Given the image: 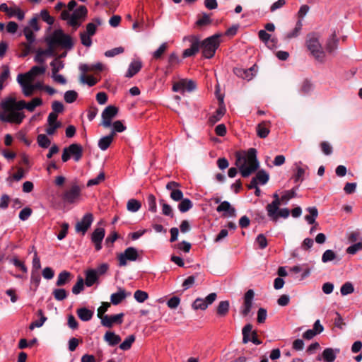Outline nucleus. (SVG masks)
<instances>
[{
  "label": "nucleus",
  "mask_w": 362,
  "mask_h": 362,
  "mask_svg": "<svg viewBox=\"0 0 362 362\" xmlns=\"http://www.w3.org/2000/svg\"><path fill=\"white\" fill-rule=\"evenodd\" d=\"M305 45L311 55L319 62L323 63L325 60V52L323 51L319 38L315 33L307 35Z\"/></svg>",
  "instance_id": "obj_3"
},
{
  "label": "nucleus",
  "mask_w": 362,
  "mask_h": 362,
  "mask_svg": "<svg viewBox=\"0 0 362 362\" xmlns=\"http://www.w3.org/2000/svg\"><path fill=\"white\" fill-rule=\"evenodd\" d=\"M98 275L95 269H88L86 272L85 284L87 286H92L98 281Z\"/></svg>",
  "instance_id": "obj_30"
},
{
  "label": "nucleus",
  "mask_w": 362,
  "mask_h": 362,
  "mask_svg": "<svg viewBox=\"0 0 362 362\" xmlns=\"http://www.w3.org/2000/svg\"><path fill=\"white\" fill-rule=\"evenodd\" d=\"M243 342L247 344L252 341L256 345L262 344V341L258 339L257 332L252 330V325L248 323L244 326L242 329Z\"/></svg>",
  "instance_id": "obj_7"
},
{
  "label": "nucleus",
  "mask_w": 362,
  "mask_h": 362,
  "mask_svg": "<svg viewBox=\"0 0 362 362\" xmlns=\"http://www.w3.org/2000/svg\"><path fill=\"white\" fill-rule=\"evenodd\" d=\"M322 358L325 362H333L336 358V355L331 348H326L322 352Z\"/></svg>",
  "instance_id": "obj_43"
},
{
  "label": "nucleus",
  "mask_w": 362,
  "mask_h": 362,
  "mask_svg": "<svg viewBox=\"0 0 362 362\" xmlns=\"http://www.w3.org/2000/svg\"><path fill=\"white\" fill-rule=\"evenodd\" d=\"M20 47L21 49V57H22L28 56L30 52H33L32 44L22 42L20 45Z\"/></svg>",
  "instance_id": "obj_54"
},
{
  "label": "nucleus",
  "mask_w": 362,
  "mask_h": 362,
  "mask_svg": "<svg viewBox=\"0 0 362 362\" xmlns=\"http://www.w3.org/2000/svg\"><path fill=\"white\" fill-rule=\"evenodd\" d=\"M118 112V108L115 106H107L102 113L103 124L104 127H109L112 124V119Z\"/></svg>",
  "instance_id": "obj_13"
},
{
  "label": "nucleus",
  "mask_w": 362,
  "mask_h": 362,
  "mask_svg": "<svg viewBox=\"0 0 362 362\" xmlns=\"http://www.w3.org/2000/svg\"><path fill=\"white\" fill-rule=\"evenodd\" d=\"M73 157L76 161H78L83 156L82 146L78 144H72L69 147L64 148L62 155L63 162H67L71 157Z\"/></svg>",
  "instance_id": "obj_6"
},
{
  "label": "nucleus",
  "mask_w": 362,
  "mask_h": 362,
  "mask_svg": "<svg viewBox=\"0 0 362 362\" xmlns=\"http://www.w3.org/2000/svg\"><path fill=\"white\" fill-rule=\"evenodd\" d=\"M257 179V182L261 185H265L269 180V175L264 170H259L256 176L254 177Z\"/></svg>",
  "instance_id": "obj_46"
},
{
  "label": "nucleus",
  "mask_w": 362,
  "mask_h": 362,
  "mask_svg": "<svg viewBox=\"0 0 362 362\" xmlns=\"http://www.w3.org/2000/svg\"><path fill=\"white\" fill-rule=\"evenodd\" d=\"M81 192V189L78 185H73L62 194V199L66 203L73 204L79 198Z\"/></svg>",
  "instance_id": "obj_10"
},
{
  "label": "nucleus",
  "mask_w": 362,
  "mask_h": 362,
  "mask_svg": "<svg viewBox=\"0 0 362 362\" xmlns=\"http://www.w3.org/2000/svg\"><path fill=\"white\" fill-rule=\"evenodd\" d=\"M84 289V281L82 277H78L77 282L72 288L74 294H78Z\"/></svg>",
  "instance_id": "obj_53"
},
{
  "label": "nucleus",
  "mask_w": 362,
  "mask_h": 362,
  "mask_svg": "<svg viewBox=\"0 0 362 362\" xmlns=\"http://www.w3.org/2000/svg\"><path fill=\"white\" fill-rule=\"evenodd\" d=\"M339 39L337 38V33L334 31L332 35L327 39L325 44V49L328 53H332L338 47Z\"/></svg>",
  "instance_id": "obj_24"
},
{
  "label": "nucleus",
  "mask_w": 362,
  "mask_h": 362,
  "mask_svg": "<svg viewBox=\"0 0 362 362\" xmlns=\"http://www.w3.org/2000/svg\"><path fill=\"white\" fill-rule=\"evenodd\" d=\"M225 107L222 104H220L219 107L216 109L214 113L209 117V123L211 125H214L222 118V117L225 115Z\"/></svg>",
  "instance_id": "obj_27"
},
{
  "label": "nucleus",
  "mask_w": 362,
  "mask_h": 362,
  "mask_svg": "<svg viewBox=\"0 0 362 362\" xmlns=\"http://www.w3.org/2000/svg\"><path fill=\"white\" fill-rule=\"evenodd\" d=\"M181 63L178 55L175 52H172L168 59V65L165 67V73L171 72L174 69L177 67Z\"/></svg>",
  "instance_id": "obj_22"
},
{
  "label": "nucleus",
  "mask_w": 362,
  "mask_h": 362,
  "mask_svg": "<svg viewBox=\"0 0 362 362\" xmlns=\"http://www.w3.org/2000/svg\"><path fill=\"white\" fill-rule=\"evenodd\" d=\"M308 212L310 213L309 215H306L305 218L308 221L309 224H315V218H317L318 215V211L317 208L315 207H309L308 209Z\"/></svg>",
  "instance_id": "obj_38"
},
{
  "label": "nucleus",
  "mask_w": 362,
  "mask_h": 362,
  "mask_svg": "<svg viewBox=\"0 0 362 362\" xmlns=\"http://www.w3.org/2000/svg\"><path fill=\"white\" fill-rule=\"evenodd\" d=\"M148 210L155 213L157 211L156 197L151 194L147 197Z\"/></svg>",
  "instance_id": "obj_57"
},
{
  "label": "nucleus",
  "mask_w": 362,
  "mask_h": 362,
  "mask_svg": "<svg viewBox=\"0 0 362 362\" xmlns=\"http://www.w3.org/2000/svg\"><path fill=\"white\" fill-rule=\"evenodd\" d=\"M115 135V132H111L109 135L102 137L98 141L99 148L103 151L107 150L111 145Z\"/></svg>",
  "instance_id": "obj_26"
},
{
  "label": "nucleus",
  "mask_w": 362,
  "mask_h": 362,
  "mask_svg": "<svg viewBox=\"0 0 362 362\" xmlns=\"http://www.w3.org/2000/svg\"><path fill=\"white\" fill-rule=\"evenodd\" d=\"M168 48V44L167 42H163L159 47L153 53V59L155 60H158L162 59L164 53L167 51Z\"/></svg>",
  "instance_id": "obj_40"
},
{
  "label": "nucleus",
  "mask_w": 362,
  "mask_h": 362,
  "mask_svg": "<svg viewBox=\"0 0 362 362\" xmlns=\"http://www.w3.org/2000/svg\"><path fill=\"white\" fill-rule=\"evenodd\" d=\"M273 198L274 200L266 206L268 216L274 215L275 211L277 210L282 204L281 197H279L276 192L273 194Z\"/></svg>",
  "instance_id": "obj_20"
},
{
  "label": "nucleus",
  "mask_w": 362,
  "mask_h": 362,
  "mask_svg": "<svg viewBox=\"0 0 362 362\" xmlns=\"http://www.w3.org/2000/svg\"><path fill=\"white\" fill-rule=\"evenodd\" d=\"M104 339L111 346H114L121 341V337L112 332H107L104 336Z\"/></svg>",
  "instance_id": "obj_33"
},
{
  "label": "nucleus",
  "mask_w": 362,
  "mask_h": 362,
  "mask_svg": "<svg viewBox=\"0 0 362 362\" xmlns=\"http://www.w3.org/2000/svg\"><path fill=\"white\" fill-rule=\"evenodd\" d=\"M49 47L61 46L66 49H71L73 47V42L71 36L65 34L61 29L55 30L48 40Z\"/></svg>",
  "instance_id": "obj_5"
},
{
  "label": "nucleus",
  "mask_w": 362,
  "mask_h": 362,
  "mask_svg": "<svg viewBox=\"0 0 362 362\" xmlns=\"http://www.w3.org/2000/svg\"><path fill=\"white\" fill-rule=\"evenodd\" d=\"M313 85L310 81L308 79H305L302 83L300 91L302 94H308L312 90Z\"/></svg>",
  "instance_id": "obj_63"
},
{
  "label": "nucleus",
  "mask_w": 362,
  "mask_h": 362,
  "mask_svg": "<svg viewBox=\"0 0 362 362\" xmlns=\"http://www.w3.org/2000/svg\"><path fill=\"white\" fill-rule=\"evenodd\" d=\"M81 81L83 83L88 84L90 87H92L98 82V80L93 76L83 74L81 76Z\"/></svg>",
  "instance_id": "obj_47"
},
{
  "label": "nucleus",
  "mask_w": 362,
  "mask_h": 362,
  "mask_svg": "<svg viewBox=\"0 0 362 362\" xmlns=\"http://www.w3.org/2000/svg\"><path fill=\"white\" fill-rule=\"evenodd\" d=\"M178 204V209L182 213H185L191 209L193 206L192 201L189 199H182Z\"/></svg>",
  "instance_id": "obj_41"
},
{
  "label": "nucleus",
  "mask_w": 362,
  "mask_h": 362,
  "mask_svg": "<svg viewBox=\"0 0 362 362\" xmlns=\"http://www.w3.org/2000/svg\"><path fill=\"white\" fill-rule=\"evenodd\" d=\"M78 93L75 90H68L64 93V100L67 103H72L76 100Z\"/></svg>",
  "instance_id": "obj_59"
},
{
  "label": "nucleus",
  "mask_w": 362,
  "mask_h": 362,
  "mask_svg": "<svg viewBox=\"0 0 362 362\" xmlns=\"http://www.w3.org/2000/svg\"><path fill=\"white\" fill-rule=\"evenodd\" d=\"M42 100L40 98H35L30 102L25 100L17 101L15 97L6 98L1 103L2 112H0V120L3 122H8L20 124L25 117L23 109H27L32 112L36 107L40 106Z\"/></svg>",
  "instance_id": "obj_1"
},
{
  "label": "nucleus",
  "mask_w": 362,
  "mask_h": 362,
  "mask_svg": "<svg viewBox=\"0 0 362 362\" xmlns=\"http://www.w3.org/2000/svg\"><path fill=\"white\" fill-rule=\"evenodd\" d=\"M76 313L78 317L83 321L90 320L93 315V312L86 308H81L78 309Z\"/></svg>",
  "instance_id": "obj_36"
},
{
  "label": "nucleus",
  "mask_w": 362,
  "mask_h": 362,
  "mask_svg": "<svg viewBox=\"0 0 362 362\" xmlns=\"http://www.w3.org/2000/svg\"><path fill=\"white\" fill-rule=\"evenodd\" d=\"M290 214V211L287 208H284V209H278L277 210L275 211L274 212V215L272 216H269L270 218V219L274 222H276L279 219V218H286L288 217Z\"/></svg>",
  "instance_id": "obj_35"
},
{
  "label": "nucleus",
  "mask_w": 362,
  "mask_h": 362,
  "mask_svg": "<svg viewBox=\"0 0 362 362\" xmlns=\"http://www.w3.org/2000/svg\"><path fill=\"white\" fill-rule=\"evenodd\" d=\"M45 70L46 69L45 66H34L28 72L25 73V75H21V78L28 77V75H30L33 80L35 76L43 74L45 72Z\"/></svg>",
  "instance_id": "obj_34"
},
{
  "label": "nucleus",
  "mask_w": 362,
  "mask_h": 362,
  "mask_svg": "<svg viewBox=\"0 0 362 362\" xmlns=\"http://www.w3.org/2000/svg\"><path fill=\"white\" fill-rule=\"evenodd\" d=\"M160 205L162 206L163 214L173 218L174 214L172 207L166 204L164 200H160Z\"/></svg>",
  "instance_id": "obj_55"
},
{
  "label": "nucleus",
  "mask_w": 362,
  "mask_h": 362,
  "mask_svg": "<svg viewBox=\"0 0 362 362\" xmlns=\"http://www.w3.org/2000/svg\"><path fill=\"white\" fill-rule=\"evenodd\" d=\"M233 72L237 76L245 79L247 81H250L253 78L256 72L255 65L247 69H244L242 68H235L233 69Z\"/></svg>",
  "instance_id": "obj_18"
},
{
  "label": "nucleus",
  "mask_w": 362,
  "mask_h": 362,
  "mask_svg": "<svg viewBox=\"0 0 362 362\" xmlns=\"http://www.w3.org/2000/svg\"><path fill=\"white\" fill-rule=\"evenodd\" d=\"M139 257L138 251L133 247H127L124 252L117 255L120 267L126 266L127 261H136Z\"/></svg>",
  "instance_id": "obj_8"
},
{
  "label": "nucleus",
  "mask_w": 362,
  "mask_h": 362,
  "mask_svg": "<svg viewBox=\"0 0 362 362\" xmlns=\"http://www.w3.org/2000/svg\"><path fill=\"white\" fill-rule=\"evenodd\" d=\"M38 145L44 148H47L51 144L50 139L45 134H39L37 138Z\"/></svg>",
  "instance_id": "obj_48"
},
{
  "label": "nucleus",
  "mask_w": 362,
  "mask_h": 362,
  "mask_svg": "<svg viewBox=\"0 0 362 362\" xmlns=\"http://www.w3.org/2000/svg\"><path fill=\"white\" fill-rule=\"evenodd\" d=\"M52 74H57L59 70L64 68V64L62 61L54 59L50 63Z\"/></svg>",
  "instance_id": "obj_61"
},
{
  "label": "nucleus",
  "mask_w": 362,
  "mask_h": 362,
  "mask_svg": "<svg viewBox=\"0 0 362 362\" xmlns=\"http://www.w3.org/2000/svg\"><path fill=\"white\" fill-rule=\"evenodd\" d=\"M200 49V42L197 38L193 39L189 48L186 49L182 52V57L187 58L195 55Z\"/></svg>",
  "instance_id": "obj_23"
},
{
  "label": "nucleus",
  "mask_w": 362,
  "mask_h": 362,
  "mask_svg": "<svg viewBox=\"0 0 362 362\" xmlns=\"http://www.w3.org/2000/svg\"><path fill=\"white\" fill-rule=\"evenodd\" d=\"M219 37V35H214L200 42V48L202 49V55L204 58L211 59L214 56L220 45Z\"/></svg>",
  "instance_id": "obj_4"
},
{
  "label": "nucleus",
  "mask_w": 362,
  "mask_h": 362,
  "mask_svg": "<svg viewBox=\"0 0 362 362\" xmlns=\"http://www.w3.org/2000/svg\"><path fill=\"white\" fill-rule=\"evenodd\" d=\"M41 277L38 271L32 270L30 281L31 284L35 286V289H36L40 283Z\"/></svg>",
  "instance_id": "obj_58"
},
{
  "label": "nucleus",
  "mask_w": 362,
  "mask_h": 362,
  "mask_svg": "<svg viewBox=\"0 0 362 362\" xmlns=\"http://www.w3.org/2000/svg\"><path fill=\"white\" fill-rule=\"evenodd\" d=\"M124 313L113 315H105L101 320V324L106 327L111 328L114 324L121 325L123 322Z\"/></svg>",
  "instance_id": "obj_15"
},
{
  "label": "nucleus",
  "mask_w": 362,
  "mask_h": 362,
  "mask_svg": "<svg viewBox=\"0 0 362 362\" xmlns=\"http://www.w3.org/2000/svg\"><path fill=\"white\" fill-rule=\"evenodd\" d=\"M258 37L269 48L272 49L276 47L277 38L272 37L271 35L267 33L266 30H260L258 32Z\"/></svg>",
  "instance_id": "obj_17"
},
{
  "label": "nucleus",
  "mask_w": 362,
  "mask_h": 362,
  "mask_svg": "<svg viewBox=\"0 0 362 362\" xmlns=\"http://www.w3.org/2000/svg\"><path fill=\"white\" fill-rule=\"evenodd\" d=\"M337 257L336 253L332 250H327L322 256V261L324 263L334 260Z\"/></svg>",
  "instance_id": "obj_52"
},
{
  "label": "nucleus",
  "mask_w": 362,
  "mask_h": 362,
  "mask_svg": "<svg viewBox=\"0 0 362 362\" xmlns=\"http://www.w3.org/2000/svg\"><path fill=\"white\" fill-rule=\"evenodd\" d=\"M134 335H129L127 338L124 339V341L122 343L120 344L119 348L124 351L129 350L132 347V345L134 342Z\"/></svg>",
  "instance_id": "obj_49"
},
{
  "label": "nucleus",
  "mask_w": 362,
  "mask_h": 362,
  "mask_svg": "<svg viewBox=\"0 0 362 362\" xmlns=\"http://www.w3.org/2000/svg\"><path fill=\"white\" fill-rule=\"evenodd\" d=\"M23 35L28 41L27 43L33 44L35 42V36L29 27H25L23 29Z\"/></svg>",
  "instance_id": "obj_62"
},
{
  "label": "nucleus",
  "mask_w": 362,
  "mask_h": 362,
  "mask_svg": "<svg viewBox=\"0 0 362 362\" xmlns=\"http://www.w3.org/2000/svg\"><path fill=\"white\" fill-rule=\"evenodd\" d=\"M354 288L353 284L351 282H346L345 284H344L341 286V287L340 288V292L342 296H346V295L351 294L354 292Z\"/></svg>",
  "instance_id": "obj_51"
},
{
  "label": "nucleus",
  "mask_w": 362,
  "mask_h": 362,
  "mask_svg": "<svg viewBox=\"0 0 362 362\" xmlns=\"http://www.w3.org/2000/svg\"><path fill=\"white\" fill-rule=\"evenodd\" d=\"M195 87L196 84L193 81L181 79L173 83L172 89L174 92H184L185 90L191 91Z\"/></svg>",
  "instance_id": "obj_12"
},
{
  "label": "nucleus",
  "mask_w": 362,
  "mask_h": 362,
  "mask_svg": "<svg viewBox=\"0 0 362 362\" xmlns=\"http://www.w3.org/2000/svg\"><path fill=\"white\" fill-rule=\"evenodd\" d=\"M88 14V9L86 6H79L71 14L72 18L81 21L82 22L86 19Z\"/></svg>",
  "instance_id": "obj_29"
},
{
  "label": "nucleus",
  "mask_w": 362,
  "mask_h": 362,
  "mask_svg": "<svg viewBox=\"0 0 362 362\" xmlns=\"http://www.w3.org/2000/svg\"><path fill=\"white\" fill-rule=\"evenodd\" d=\"M7 16L8 18L16 16L18 20L22 21L24 19L25 13L20 8L14 7L11 8V10L8 12Z\"/></svg>",
  "instance_id": "obj_45"
},
{
  "label": "nucleus",
  "mask_w": 362,
  "mask_h": 362,
  "mask_svg": "<svg viewBox=\"0 0 362 362\" xmlns=\"http://www.w3.org/2000/svg\"><path fill=\"white\" fill-rule=\"evenodd\" d=\"M38 316H40V319L33 321L29 326L30 329H33L35 327H41L44 322L46 321L47 317L44 315L42 310H39L37 311Z\"/></svg>",
  "instance_id": "obj_39"
},
{
  "label": "nucleus",
  "mask_w": 362,
  "mask_h": 362,
  "mask_svg": "<svg viewBox=\"0 0 362 362\" xmlns=\"http://www.w3.org/2000/svg\"><path fill=\"white\" fill-rule=\"evenodd\" d=\"M94 217L93 214L87 213L86 214L81 221L78 222L76 224V230L78 233H81L84 235L88 228L90 227L92 223L93 222Z\"/></svg>",
  "instance_id": "obj_11"
},
{
  "label": "nucleus",
  "mask_w": 362,
  "mask_h": 362,
  "mask_svg": "<svg viewBox=\"0 0 362 362\" xmlns=\"http://www.w3.org/2000/svg\"><path fill=\"white\" fill-rule=\"evenodd\" d=\"M229 308L228 300L221 301L216 308V315L218 317H226L229 312Z\"/></svg>",
  "instance_id": "obj_31"
},
{
  "label": "nucleus",
  "mask_w": 362,
  "mask_h": 362,
  "mask_svg": "<svg viewBox=\"0 0 362 362\" xmlns=\"http://www.w3.org/2000/svg\"><path fill=\"white\" fill-rule=\"evenodd\" d=\"M52 295L57 300H63L66 298L68 293L64 288H56L53 291Z\"/></svg>",
  "instance_id": "obj_50"
},
{
  "label": "nucleus",
  "mask_w": 362,
  "mask_h": 362,
  "mask_svg": "<svg viewBox=\"0 0 362 362\" xmlns=\"http://www.w3.org/2000/svg\"><path fill=\"white\" fill-rule=\"evenodd\" d=\"M302 26H303L302 21L300 20H298L296 24L294 29L292 31H291L286 34V38L291 39V38L297 37L299 35V33L302 29Z\"/></svg>",
  "instance_id": "obj_44"
},
{
  "label": "nucleus",
  "mask_w": 362,
  "mask_h": 362,
  "mask_svg": "<svg viewBox=\"0 0 362 362\" xmlns=\"http://www.w3.org/2000/svg\"><path fill=\"white\" fill-rule=\"evenodd\" d=\"M71 274L67 271H63L58 275L56 285L59 287L63 286L71 281Z\"/></svg>",
  "instance_id": "obj_32"
},
{
  "label": "nucleus",
  "mask_w": 362,
  "mask_h": 362,
  "mask_svg": "<svg viewBox=\"0 0 362 362\" xmlns=\"http://www.w3.org/2000/svg\"><path fill=\"white\" fill-rule=\"evenodd\" d=\"M216 211L218 212H224L223 216L224 217H235L236 216L235 209L227 201H223L217 206Z\"/></svg>",
  "instance_id": "obj_19"
},
{
  "label": "nucleus",
  "mask_w": 362,
  "mask_h": 362,
  "mask_svg": "<svg viewBox=\"0 0 362 362\" xmlns=\"http://www.w3.org/2000/svg\"><path fill=\"white\" fill-rule=\"evenodd\" d=\"M216 298L217 295L216 293H211L204 299L197 298L192 305V308L195 310H205L209 305H211L216 300Z\"/></svg>",
  "instance_id": "obj_9"
},
{
  "label": "nucleus",
  "mask_w": 362,
  "mask_h": 362,
  "mask_svg": "<svg viewBox=\"0 0 362 362\" xmlns=\"http://www.w3.org/2000/svg\"><path fill=\"white\" fill-rule=\"evenodd\" d=\"M105 230L103 228H96L91 234V241L96 251L102 249V241L104 239Z\"/></svg>",
  "instance_id": "obj_14"
},
{
  "label": "nucleus",
  "mask_w": 362,
  "mask_h": 362,
  "mask_svg": "<svg viewBox=\"0 0 362 362\" xmlns=\"http://www.w3.org/2000/svg\"><path fill=\"white\" fill-rule=\"evenodd\" d=\"M58 115L56 113L50 112L48 119L47 122L49 127L46 129V132L49 135H53L57 129L59 128L62 125L60 122L57 121Z\"/></svg>",
  "instance_id": "obj_16"
},
{
  "label": "nucleus",
  "mask_w": 362,
  "mask_h": 362,
  "mask_svg": "<svg viewBox=\"0 0 362 362\" xmlns=\"http://www.w3.org/2000/svg\"><path fill=\"white\" fill-rule=\"evenodd\" d=\"M10 76V70L8 65H3L1 66V73L0 74V91L4 87V83L8 79Z\"/></svg>",
  "instance_id": "obj_37"
},
{
  "label": "nucleus",
  "mask_w": 362,
  "mask_h": 362,
  "mask_svg": "<svg viewBox=\"0 0 362 362\" xmlns=\"http://www.w3.org/2000/svg\"><path fill=\"white\" fill-rule=\"evenodd\" d=\"M235 165L239 168L243 177H247L255 173L259 168V162L257 158V150L254 148H249L243 153H235Z\"/></svg>",
  "instance_id": "obj_2"
},
{
  "label": "nucleus",
  "mask_w": 362,
  "mask_h": 362,
  "mask_svg": "<svg viewBox=\"0 0 362 362\" xmlns=\"http://www.w3.org/2000/svg\"><path fill=\"white\" fill-rule=\"evenodd\" d=\"M252 305V300H245L244 299V302H243V309L241 310V314L244 317H246V316L248 315V314L250 313V312L251 310Z\"/></svg>",
  "instance_id": "obj_64"
},
{
  "label": "nucleus",
  "mask_w": 362,
  "mask_h": 362,
  "mask_svg": "<svg viewBox=\"0 0 362 362\" xmlns=\"http://www.w3.org/2000/svg\"><path fill=\"white\" fill-rule=\"evenodd\" d=\"M130 293L126 292V291L122 288L118 289L117 293H114L110 296L111 303L113 305H119L121 303L127 296H130Z\"/></svg>",
  "instance_id": "obj_21"
},
{
  "label": "nucleus",
  "mask_w": 362,
  "mask_h": 362,
  "mask_svg": "<svg viewBox=\"0 0 362 362\" xmlns=\"http://www.w3.org/2000/svg\"><path fill=\"white\" fill-rule=\"evenodd\" d=\"M142 67V64L140 61L132 62L128 68V70L125 74L126 77L132 78L135 76L138 72L140 71Z\"/></svg>",
  "instance_id": "obj_28"
},
{
  "label": "nucleus",
  "mask_w": 362,
  "mask_h": 362,
  "mask_svg": "<svg viewBox=\"0 0 362 362\" xmlns=\"http://www.w3.org/2000/svg\"><path fill=\"white\" fill-rule=\"evenodd\" d=\"M134 297L139 303H144L148 298V294L144 291L137 290L134 292Z\"/></svg>",
  "instance_id": "obj_56"
},
{
  "label": "nucleus",
  "mask_w": 362,
  "mask_h": 362,
  "mask_svg": "<svg viewBox=\"0 0 362 362\" xmlns=\"http://www.w3.org/2000/svg\"><path fill=\"white\" fill-rule=\"evenodd\" d=\"M141 203L135 199H129L127 204V209L132 212L138 211L141 209Z\"/></svg>",
  "instance_id": "obj_42"
},
{
  "label": "nucleus",
  "mask_w": 362,
  "mask_h": 362,
  "mask_svg": "<svg viewBox=\"0 0 362 362\" xmlns=\"http://www.w3.org/2000/svg\"><path fill=\"white\" fill-rule=\"evenodd\" d=\"M270 122L263 121L257 126V134L262 139L266 138L269 134Z\"/></svg>",
  "instance_id": "obj_25"
},
{
  "label": "nucleus",
  "mask_w": 362,
  "mask_h": 362,
  "mask_svg": "<svg viewBox=\"0 0 362 362\" xmlns=\"http://www.w3.org/2000/svg\"><path fill=\"white\" fill-rule=\"evenodd\" d=\"M40 16L42 20L49 25H52L54 22V18L49 15V11L46 9L41 11Z\"/></svg>",
  "instance_id": "obj_60"
}]
</instances>
